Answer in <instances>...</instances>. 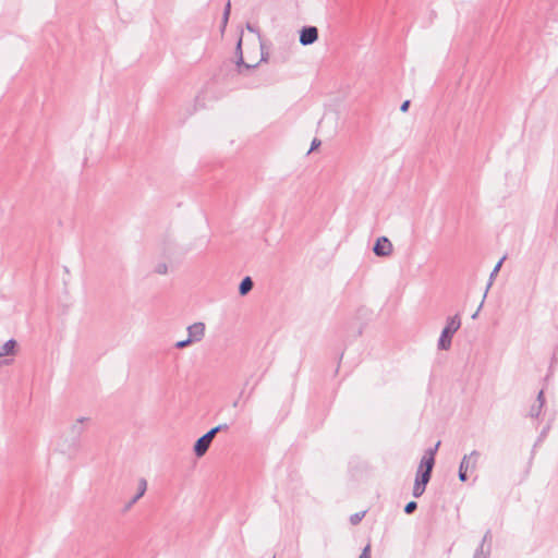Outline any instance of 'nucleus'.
I'll use <instances>...</instances> for the list:
<instances>
[{"label":"nucleus","instance_id":"a211bd4d","mask_svg":"<svg viewBox=\"0 0 558 558\" xmlns=\"http://www.w3.org/2000/svg\"><path fill=\"white\" fill-rule=\"evenodd\" d=\"M193 342L186 337L185 339L183 340H179L174 343V348L175 349H184L189 345H191Z\"/></svg>","mask_w":558,"mask_h":558},{"label":"nucleus","instance_id":"a878e982","mask_svg":"<svg viewBox=\"0 0 558 558\" xmlns=\"http://www.w3.org/2000/svg\"><path fill=\"white\" fill-rule=\"evenodd\" d=\"M319 145H320V141H318V140H316V138H315V140L312 142L311 149L308 150V153H311L312 150H314L315 148H317Z\"/></svg>","mask_w":558,"mask_h":558},{"label":"nucleus","instance_id":"0eeeda50","mask_svg":"<svg viewBox=\"0 0 558 558\" xmlns=\"http://www.w3.org/2000/svg\"><path fill=\"white\" fill-rule=\"evenodd\" d=\"M480 456L481 454L477 450H473L470 454H465L462 458L459 468L473 472L476 469Z\"/></svg>","mask_w":558,"mask_h":558},{"label":"nucleus","instance_id":"423d86ee","mask_svg":"<svg viewBox=\"0 0 558 558\" xmlns=\"http://www.w3.org/2000/svg\"><path fill=\"white\" fill-rule=\"evenodd\" d=\"M209 449V430L203 434L194 444L193 451L197 458L203 457Z\"/></svg>","mask_w":558,"mask_h":558},{"label":"nucleus","instance_id":"f03ea898","mask_svg":"<svg viewBox=\"0 0 558 558\" xmlns=\"http://www.w3.org/2000/svg\"><path fill=\"white\" fill-rule=\"evenodd\" d=\"M461 319L459 315H454L449 317L447 320V325L444 328L439 340H438V349L439 350H448L451 345V338L453 333L460 328Z\"/></svg>","mask_w":558,"mask_h":558},{"label":"nucleus","instance_id":"20e7f679","mask_svg":"<svg viewBox=\"0 0 558 558\" xmlns=\"http://www.w3.org/2000/svg\"><path fill=\"white\" fill-rule=\"evenodd\" d=\"M318 38V29L315 26H304L300 32V43L303 46L314 44Z\"/></svg>","mask_w":558,"mask_h":558},{"label":"nucleus","instance_id":"4be33fe9","mask_svg":"<svg viewBox=\"0 0 558 558\" xmlns=\"http://www.w3.org/2000/svg\"><path fill=\"white\" fill-rule=\"evenodd\" d=\"M359 558H371V545L369 544L363 548Z\"/></svg>","mask_w":558,"mask_h":558},{"label":"nucleus","instance_id":"f3484780","mask_svg":"<svg viewBox=\"0 0 558 558\" xmlns=\"http://www.w3.org/2000/svg\"><path fill=\"white\" fill-rule=\"evenodd\" d=\"M365 517V511L356 512L350 517V522L355 525Z\"/></svg>","mask_w":558,"mask_h":558},{"label":"nucleus","instance_id":"393cba45","mask_svg":"<svg viewBox=\"0 0 558 558\" xmlns=\"http://www.w3.org/2000/svg\"><path fill=\"white\" fill-rule=\"evenodd\" d=\"M409 106H410V100H405V101H403V102H402V105H401V107H400V110H401L402 112H407V111H408V109H409Z\"/></svg>","mask_w":558,"mask_h":558},{"label":"nucleus","instance_id":"f8f14e48","mask_svg":"<svg viewBox=\"0 0 558 558\" xmlns=\"http://www.w3.org/2000/svg\"><path fill=\"white\" fill-rule=\"evenodd\" d=\"M208 100V94L206 87L202 88V90L195 96L194 99V111L198 109H205Z\"/></svg>","mask_w":558,"mask_h":558},{"label":"nucleus","instance_id":"2eb2a0df","mask_svg":"<svg viewBox=\"0 0 558 558\" xmlns=\"http://www.w3.org/2000/svg\"><path fill=\"white\" fill-rule=\"evenodd\" d=\"M504 259H505V258H501V259L497 263V265L494 267L493 271L490 272V280H489V282H488V284H487V288H486V291H485L484 298H486L487 291H488V289H489V288H490V286H492L493 278L498 274V271H499V269H500V267H501V264H502Z\"/></svg>","mask_w":558,"mask_h":558},{"label":"nucleus","instance_id":"412c9836","mask_svg":"<svg viewBox=\"0 0 558 558\" xmlns=\"http://www.w3.org/2000/svg\"><path fill=\"white\" fill-rule=\"evenodd\" d=\"M230 9H231V4H230V2H228L226 8H225V11H223V17H222V25H223V27L226 26V24L228 22L229 14H230Z\"/></svg>","mask_w":558,"mask_h":558},{"label":"nucleus","instance_id":"cd10ccee","mask_svg":"<svg viewBox=\"0 0 558 558\" xmlns=\"http://www.w3.org/2000/svg\"><path fill=\"white\" fill-rule=\"evenodd\" d=\"M484 299H485V298L483 296V301H482V302H484ZM482 305H483V303H481V305H480V307H478V308H481V307H482ZM478 311H480V310H477V311L472 315V318H473V319H475V318L477 317Z\"/></svg>","mask_w":558,"mask_h":558},{"label":"nucleus","instance_id":"6e6552de","mask_svg":"<svg viewBox=\"0 0 558 558\" xmlns=\"http://www.w3.org/2000/svg\"><path fill=\"white\" fill-rule=\"evenodd\" d=\"M88 418L87 417H78L76 420V423H74L72 426H71V435H72V442L70 445V447H73V448H76L78 446V441H80V438H81V435L83 433V427H82V424L87 421Z\"/></svg>","mask_w":558,"mask_h":558},{"label":"nucleus","instance_id":"4468645a","mask_svg":"<svg viewBox=\"0 0 558 558\" xmlns=\"http://www.w3.org/2000/svg\"><path fill=\"white\" fill-rule=\"evenodd\" d=\"M241 43H242V40L240 39V40H239V43H238V46H236V48H238V50H239V51H241ZM236 66H238V70H239V72H240V73L242 72V68H244V69H246V70H248V69H251V68H252L250 64H246V63L244 62V60H243V56H242V52H240V56H239V58H238Z\"/></svg>","mask_w":558,"mask_h":558},{"label":"nucleus","instance_id":"7ed1b4c3","mask_svg":"<svg viewBox=\"0 0 558 558\" xmlns=\"http://www.w3.org/2000/svg\"><path fill=\"white\" fill-rule=\"evenodd\" d=\"M393 246L387 236H380L377 239L373 252L376 256L387 257L392 254Z\"/></svg>","mask_w":558,"mask_h":558},{"label":"nucleus","instance_id":"f257e3e1","mask_svg":"<svg viewBox=\"0 0 558 558\" xmlns=\"http://www.w3.org/2000/svg\"><path fill=\"white\" fill-rule=\"evenodd\" d=\"M439 445L440 441H438L434 448L427 449L421 459L412 492L415 498H418L424 494L426 485L430 480L432 471L435 464V454Z\"/></svg>","mask_w":558,"mask_h":558},{"label":"nucleus","instance_id":"5701e85b","mask_svg":"<svg viewBox=\"0 0 558 558\" xmlns=\"http://www.w3.org/2000/svg\"><path fill=\"white\" fill-rule=\"evenodd\" d=\"M468 472L469 471L459 468V480L461 482H465L468 480Z\"/></svg>","mask_w":558,"mask_h":558},{"label":"nucleus","instance_id":"dca6fc26","mask_svg":"<svg viewBox=\"0 0 558 558\" xmlns=\"http://www.w3.org/2000/svg\"><path fill=\"white\" fill-rule=\"evenodd\" d=\"M146 488H147L146 481L144 478H141L138 482V490L136 493V498H141L145 494Z\"/></svg>","mask_w":558,"mask_h":558},{"label":"nucleus","instance_id":"1a4fd4ad","mask_svg":"<svg viewBox=\"0 0 558 558\" xmlns=\"http://www.w3.org/2000/svg\"><path fill=\"white\" fill-rule=\"evenodd\" d=\"M489 541H490V531L488 530L485 533V535H484V537L482 539L481 545L475 550L473 558H488V556L490 554V545L488 544L486 547H485V545Z\"/></svg>","mask_w":558,"mask_h":558},{"label":"nucleus","instance_id":"bb28decb","mask_svg":"<svg viewBox=\"0 0 558 558\" xmlns=\"http://www.w3.org/2000/svg\"><path fill=\"white\" fill-rule=\"evenodd\" d=\"M140 498H136V495L131 499L126 508H130L133 504H135Z\"/></svg>","mask_w":558,"mask_h":558},{"label":"nucleus","instance_id":"b1692460","mask_svg":"<svg viewBox=\"0 0 558 558\" xmlns=\"http://www.w3.org/2000/svg\"><path fill=\"white\" fill-rule=\"evenodd\" d=\"M226 427H227V425H219V426H216V427H211V440L214 439V437L216 436V434L218 432L222 430Z\"/></svg>","mask_w":558,"mask_h":558},{"label":"nucleus","instance_id":"ddd939ff","mask_svg":"<svg viewBox=\"0 0 558 558\" xmlns=\"http://www.w3.org/2000/svg\"><path fill=\"white\" fill-rule=\"evenodd\" d=\"M253 286L254 283L251 277L247 276L243 278L239 286L240 295H246L253 289Z\"/></svg>","mask_w":558,"mask_h":558},{"label":"nucleus","instance_id":"6ab92c4d","mask_svg":"<svg viewBox=\"0 0 558 558\" xmlns=\"http://www.w3.org/2000/svg\"><path fill=\"white\" fill-rule=\"evenodd\" d=\"M155 271L158 274V275H166L168 272V265L166 263H159L157 264V266L155 267Z\"/></svg>","mask_w":558,"mask_h":558},{"label":"nucleus","instance_id":"aec40b11","mask_svg":"<svg viewBox=\"0 0 558 558\" xmlns=\"http://www.w3.org/2000/svg\"><path fill=\"white\" fill-rule=\"evenodd\" d=\"M416 508H417V504L415 501H410L405 505L404 512L407 514H411L416 510Z\"/></svg>","mask_w":558,"mask_h":558},{"label":"nucleus","instance_id":"9b49d317","mask_svg":"<svg viewBox=\"0 0 558 558\" xmlns=\"http://www.w3.org/2000/svg\"><path fill=\"white\" fill-rule=\"evenodd\" d=\"M17 348V341L13 338L5 341L2 345H0V359L5 357L8 355H13Z\"/></svg>","mask_w":558,"mask_h":558},{"label":"nucleus","instance_id":"39448f33","mask_svg":"<svg viewBox=\"0 0 558 558\" xmlns=\"http://www.w3.org/2000/svg\"><path fill=\"white\" fill-rule=\"evenodd\" d=\"M187 338L193 342H198L205 336L206 325L202 322L194 323L187 327Z\"/></svg>","mask_w":558,"mask_h":558},{"label":"nucleus","instance_id":"9d476101","mask_svg":"<svg viewBox=\"0 0 558 558\" xmlns=\"http://www.w3.org/2000/svg\"><path fill=\"white\" fill-rule=\"evenodd\" d=\"M544 404H545L544 391L541 390L537 395V398H536L534 404H532V407L530 408L529 415L532 418H537L542 413Z\"/></svg>","mask_w":558,"mask_h":558}]
</instances>
